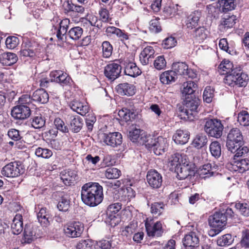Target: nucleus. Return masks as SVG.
<instances>
[{"instance_id":"obj_34","label":"nucleus","mask_w":249,"mask_h":249,"mask_svg":"<svg viewBox=\"0 0 249 249\" xmlns=\"http://www.w3.org/2000/svg\"><path fill=\"white\" fill-rule=\"evenodd\" d=\"M142 71L137 66L136 64L133 62H130L126 64L124 73L126 75L131 77H136L139 75Z\"/></svg>"},{"instance_id":"obj_27","label":"nucleus","mask_w":249,"mask_h":249,"mask_svg":"<svg viewBox=\"0 0 249 249\" xmlns=\"http://www.w3.org/2000/svg\"><path fill=\"white\" fill-rule=\"evenodd\" d=\"M83 125V120L79 116H70V127L72 132L75 133L79 132L81 129Z\"/></svg>"},{"instance_id":"obj_3","label":"nucleus","mask_w":249,"mask_h":249,"mask_svg":"<svg viewBox=\"0 0 249 249\" xmlns=\"http://www.w3.org/2000/svg\"><path fill=\"white\" fill-rule=\"evenodd\" d=\"M248 75L244 72L240 67H235L231 74L225 76L224 82L231 87L237 86L238 87H245L248 81Z\"/></svg>"},{"instance_id":"obj_21","label":"nucleus","mask_w":249,"mask_h":249,"mask_svg":"<svg viewBox=\"0 0 249 249\" xmlns=\"http://www.w3.org/2000/svg\"><path fill=\"white\" fill-rule=\"evenodd\" d=\"M49 95L43 89H38L35 91L32 94V100L33 102L45 104L49 101Z\"/></svg>"},{"instance_id":"obj_4","label":"nucleus","mask_w":249,"mask_h":249,"mask_svg":"<svg viewBox=\"0 0 249 249\" xmlns=\"http://www.w3.org/2000/svg\"><path fill=\"white\" fill-rule=\"evenodd\" d=\"M204 131L210 136L219 138L222 135L224 126L217 119L205 118Z\"/></svg>"},{"instance_id":"obj_28","label":"nucleus","mask_w":249,"mask_h":249,"mask_svg":"<svg viewBox=\"0 0 249 249\" xmlns=\"http://www.w3.org/2000/svg\"><path fill=\"white\" fill-rule=\"evenodd\" d=\"M216 168L215 166L212 167V164L207 163L199 168L198 173L201 178H206L213 176Z\"/></svg>"},{"instance_id":"obj_62","label":"nucleus","mask_w":249,"mask_h":249,"mask_svg":"<svg viewBox=\"0 0 249 249\" xmlns=\"http://www.w3.org/2000/svg\"><path fill=\"white\" fill-rule=\"evenodd\" d=\"M121 207L122 205L119 202L110 205L107 209V214L111 216L112 214L117 213L121 209Z\"/></svg>"},{"instance_id":"obj_59","label":"nucleus","mask_w":249,"mask_h":249,"mask_svg":"<svg viewBox=\"0 0 249 249\" xmlns=\"http://www.w3.org/2000/svg\"><path fill=\"white\" fill-rule=\"evenodd\" d=\"M19 40L18 38L15 36H9L5 40V45L7 48L13 49L16 47L18 45Z\"/></svg>"},{"instance_id":"obj_8","label":"nucleus","mask_w":249,"mask_h":249,"mask_svg":"<svg viewBox=\"0 0 249 249\" xmlns=\"http://www.w3.org/2000/svg\"><path fill=\"white\" fill-rule=\"evenodd\" d=\"M101 136L103 142L112 147H117L122 143V135L118 132L103 133Z\"/></svg>"},{"instance_id":"obj_44","label":"nucleus","mask_w":249,"mask_h":249,"mask_svg":"<svg viewBox=\"0 0 249 249\" xmlns=\"http://www.w3.org/2000/svg\"><path fill=\"white\" fill-rule=\"evenodd\" d=\"M165 204L162 202L153 203L151 206V212L156 215H160L164 210Z\"/></svg>"},{"instance_id":"obj_22","label":"nucleus","mask_w":249,"mask_h":249,"mask_svg":"<svg viewBox=\"0 0 249 249\" xmlns=\"http://www.w3.org/2000/svg\"><path fill=\"white\" fill-rule=\"evenodd\" d=\"M184 164H181L177 168H175V171L177 174L178 178L179 179H184L188 176L191 175L192 171L189 166V161L187 160Z\"/></svg>"},{"instance_id":"obj_38","label":"nucleus","mask_w":249,"mask_h":249,"mask_svg":"<svg viewBox=\"0 0 249 249\" xmlns=\"http://www.w3.org/2000/svg\"><path fill=\"white\" fill-rule=\"evenodd\" d=\"M188 66L184 62H176L172 65V69L175 72L176 76L177 74L185 75L188 70Z\"/></svg>"},{"instance_id":"obj_54","label":"nucleus","mask_w":249,"mask_h":249,"mask_svg":"<svg viewBox=\"0 0 249 249\" xmlns=\"http://www.w3.org/2000/svg\"><path fill=\"white\" fill-rule=\"evenodd\" d=\"M142 132V131H141L140 129L138 128L133 129L130 130L129 133V137L130 140L133 142H136L141 136H142L143 134H141ZM145 135H144L143 136H142L141 138L144 137ZM141 139L142 140V142H143V139L142 138H141ZM142 142L144 143L143 142Z\"/></svg>"},{"instance_id":"obj_52","label":"nucleus","mask_w":249,"mask_h":249,"mask_svg":"<svg viewBox=\"0 0 249 249\" xmlns=\"http://www.w3.org/2000/svg\"><path fill=\"white\" fill-rule=\"evenodd\" d=\"M35 154L38 157L49 159L53 155V152L49 149L38 147L35 151Z\"/></svg>"},{"instance_id":"obj_7","label":"nucleus","mask_w":249,"mask_h":249,"mask_svg":"<svg viewBox=\"0 0 249 249\" xmlns=\"http://www.w3.org/2000/svg\"><path fill=\"white\" fill-rule=\"evenodd\" d=\"M63 230L67 236L76 238L80 237L83 232L84 225L78 221L70 222L64 226Z\"/></svg>"},{"instance_id":"obj_6","label":"nucleus","mask_w":249,"mask_h":249,"mask_svg":"<svg viewBox=\"0 0 249 249\" xmlns=\"http://www.w3.org/2000/svg\"><path fill=\"white\" fill-rule=\"evenodd\" d=\"M23 166L20 161L11 162L2 169L1 174L8 178H15L23 173Z\"/></svg>"},{"instance_id":"obj_25","label":"nucleus","mask_w":249,"mask_h":249,"mask_svg":"<svg viewBox=\"0 0 249 249\" xmlns=\"http://www.w3.org/2000/svg\"><path fill=\"white\" fill-rule=\"evenodd\" d=\"M18 60V57L15 53H4L0 55V62L3 65L11 66Z\"/></svg>"},{"instance_id":"obj_14","label":"nucleus","mask_w":249,"mask_h":249,"mask_svg":"<svg viewBox=\"0 0 249 249\" xmlns=\"http://www.w3.org/2000/svg\"><path fill=\"white\" fill-rule=\"evenodd\" d=\"M201 16L200 11L196 10L191 13L187 17L185 21V26L188 30H192L198 25V21Z\"/></svg>"},{"instance_id":"obj_35","label":"nucleus","mask_w":249,"mask_h":249,"mask_svg":"<svg viewBox=\"0 0 249 249\" xmlns=\"http://www.w3.org/2000/svg\"><path fill=\"white\" fill-rule=\"evenodd\" d=\"M176 74L173 71H167L162 73L160 76V81L163 84H170L175 81Z\"/></svg>"},{"instance_id":"obj_61","label":"nucleus","mask_w":249,"mask_h":249,"mask_svg":"<svg viewBox=\"0 0 249 249\" xmlns=\"http://www.w3.org/2000/svg\"><path fill=\"white\" fill-rule=\"evenodd\" d=\"M213 97V90L210 87H207L203 95V100L206 103H209L212 101Z\"/></svg>"},{"instance_id":"obj_45","label":"nucleus","mask_w":249,"mask_h":249,"mask_svg":"<svg viewBox=\"0 0 249 249\" xmlns=\"http://www.w3.org/2000/svg\"><path fill=\"white\" fill-rule=\"evenodd\" d=\"M210 150L213 156L216 158H219L221 154L220 143L217 141L212 142L210 145Z\"/></svg>"},{"instance_id":"obj_33","label":"nucleus","mask_w":249,"mask_h":249,"mask_svg":"<svg viewBox=\"0 0 249 249\" xmlns=\"http://www.w3.org/2000/svg\"><path fill=\"white\" fill-rule=\"evenodd\" d=\"M197 85L194 81H188L182 85V93L184 96L193 94L197 89Z\"/></svg>"},{"instance_id":"obj_15","label":"nucleus","mask_w":249,"mask_h":249,"mask_svg":"<svg viewBox=\"0 0 249 249\" xmlns=\"http://www.w3.org/2000/svg\"><path fill=\"white\" fill-rule=\"evenodd\" d=\"M182 242L185 247L194 249L198 246L199 239L196 232L192 231L184 236Z\"/></svg>"},{"instance_id":"obj_12","label":"nucleus","mask_w":249,"mask_h":249,"mask_svg":"<svg viewBox=\"0 0 249 249\" xmlns=\"http://www.w3.org/2000/svg\"><path fill=\"white\" fill-rule=\"evenodd\" d=\"M146 179L149 186L153 188H159L161 186L162 176L155 170H151L148 172Z\"/></svg>"},{"instance_id":"obj_9","label":"nucleus","mask_w":249,"mask_h":249,"mask_svg":"<svg viewBox=\"0 0 249 249\" xmlns=\"http://www.w3.org/2000/svg\"><path fill=\"white\" fill-rule=\"evenodd\" d=\"M209 223L212 228L223 230L226 225V216L222 212H216L209 218Z\"/></svg>"},{"instance_id":"obj_10","label":"nucleus","mask_w":249,"mask_h":249,"mask_svg":"<svg viewBox=\"0 0 249 249\" xmlns=\"http://www.w3.org/2000/svg\"><path fill=\"white\" fill-rule=\"evenodd\" d=\"M145 226L149 236L159 237L163 232L162 224L160 221H157L154 223L151 219L149 220L147 219L145 223Z\"/></svg>"},{"instance_id":"obj_36","label":"nucleus","mask_w":249,"mask_h":249,"mask_svg":"<svg viewBox=\"0 0 249 249\" xmlns=\"http://www.w3.org/2000/svg\"><path fill=\"white\" fill-rule=\"evenodd\" d=\"M235 20L236 17L235 16H226L222 18L221 21V24L219 25L220 29L225 30L232 27L235 23Z\"/></svg>"},{"instance_id":"obj_51","label":"nucleus","mask_w":249,"mask_h":249,"mask_svg":"<svg viewBox=\"0 0 249 249\" xmlns=\"http://www.w3.org/2000/svg\"><path fill=\"white\" fill-rule=\"evenodd\" d=\"M70 200L67 196H62L57 204V208L59 211L62 212L67 211L70 207Z\"/></svg>"},{"instance_id":"obj_29","label":"nucleus","mask_w":249,"mask_h":249,"mask_svg":"<svg viewBox=\"0 0 249 249\" xmlns=\"http://www.w3.org/2000/svg\"><path fill=\"white\" fill-rule=\"evenodd\" d=\"M235 68L233 67L232 62L229 60H223L218 66V71L221 74L226 75L231 74V71L234 70Z\"/></svg>"},{"instance_id":"obj_41","label":"nucleus","mask_w":249,"mask_h":249,"mask_svg":"<svg viewBox=\"0 0 249 249\" xmlns=\"http://www.w3.org/2000/svg\"><path fill=\"white\" fill-rule=\"evenodd\" d=\"M121 175V171L115 167L107 168L105 172V176L107 179L118 178Z\"/></svg>"},{"instance_id":"obj_49","label":"nucleus","mask_w":249,"mask_h":249,"mask_svg":"<svg viewBox=\"0 0 249 249\" xmlns=\"http://www.w3.org/2000/svg\"><path fill=\"white\" fill-rule=\"evenodd\" d=\"M237 121L243 126L249 125V113L245 110L240 112L238 115Z\"/></svg>"},{"instance_id":"obj_32","label":"nucleus","mask_w":249,"mask_h":249,"mask_svg":"<svg viewBox=\"0 0 249 249\" xmlns=\"http://www.w3.org/2000/svg\"><path fill=\"white\" fill-rule=\"evenodd\" d=\"M69 22V19L65 18L61 20L59 23V28L57 31L56 36L59 40L62 41H64L65 37V36L67 32Z\"/></svg>"},{"instance_id":"obj_26","label":"nucleus","mask_w":249,"mask_h":249,"mask_svg":"<svg viewBox=\"0 0 249 249\" xmlns=\"http://www.w3.org/2000/svg\"><path fill=\"white\" fill-rule=\"evenodd\" d=\"M189 136L190 135L188 131L178 130L174 135L173 139L177 144H184L188 141Z\"/></svg>"},{"instance_id":"obj_1","label":"nucleus","mask_w":249,"mask_h":249,"mask_svg":"<svg viewBox=\"0 0 249 249\" xmlns=\"http://www.w3.org/2000/svg\"><path fill=\"white\" fill-rule=\"evenodd\" d=\"M81 197L86 205L90 207L96 206L103 200V187L98 183H86L82 187Z\"/></svg>"},{"instance_id":"obj_17","label":"nucleus","mask_w":249,"mask_h":249,"mask_svg":"<svg viewBox=\"0 0 249 249\" xmlns=\"http://www.w3.org/2000/svg\"><path fill=\"white\" fill-rule=\"evenodd\" d=\"M187 159L185 155L182 156L179 153H175L171 155L169 159L168 166L172 170H175L181 164H184L187 162Z\"/></svg>"},{"instance_id":"obj_57","label":"nucleus","mask_w":249,"mask_h":249,"mask_svg":"<svg viewBox=\"0 0 249 249\" xmlns=\"http://www.w3.org/2000/svg\"><path fill=\"white\" fill-rule=\"evenodd\" d=\"M235 207L242 215L245 216L249 215V207L247 203H237L235 205Z\"/></svg>"},{"instance_id":"obj_2","label":"nucleus","mask_w":249,"mask_h":249,"mask_svg":"<svg viewBox=\"0 0 249 249\" xmlns=\"http://www.w3.org/2000/svg\"><path fill=\"white\" fill-rule=\"evenodd\" d=\"M142 139H143L145 146L148 148H153L154 152L157 155H161L167 149L168 142L167 139L162 137L156 138L151 135H146Z\"/></svg>"},{"instance_id":"obj_55","label":"nucleus","mask_w":249,"mask_h":249,"mask_svg":"<svg viewBox=\"0 0 249 249\" xmlns=\"http://www.w3.org/2000/svg\"><path fill=\"white\" fill-rule=\"evenodd\" d=\"M149 29L152 33H159L161 30V28L159 19L155 18L151 20L149 22Z\"/></svg>"},{"instance_id":"obj_5","label":"nucleus","mask_w":249,"mask_h":249,"mask_svg":"<svg viewBox=\"0 0 249 249\" xmlns=\"http://www.w3.org/2000/svg\"><path fill=\"white\" fill-rule=\"evenodd\" d=\"M243 136L237 128L231 129L227 136L226 146L229 151H235L240 144H243Z\"/></svg>"},{"instance_id":"obj_39","label":"nucleus","mask_w":249,"mask_h":249,"mask_svg":"<svg viewBox=\"0 0 249 249\" xmlns=\"http://www.w3.org/2000/svg\"><path fill=\"white\" fill-rule=\"evenodd\" d=\"M83 34V29L79 26L72 27L70 29L68 33L69 36L73 40H78Z\"/></svg>"},{"instance_id":"obj_13","label":"nucleus","mask_w":249,"mask_h":249,"mask_svg":"<svg viewBox=\"0 0 249 249\" xmlns=\"http://www.w3.org/2000/svg\"><path fill=\"white\" fill-rule=\"evenodd\" d=\"M121 66L116 63H111L106 66L104 73L106 76L111 80L117 78L121 72Z\"/></svg>"},{"instance_id":"obj_56","label":"nucleus","mask_w":249,"mask_h":249,"mask_svg":"<svg viewBox=\"0 0 249 249\" xmlns=\"http://www.w3.org/2000/svg\"><path fill=\"white\" fill-rule=\"evenodd\" d=\"M178 4H171L164 8L163 12L167 17L175 16L178 11Z\"/></svg>"},{"instance_id":"obj_63","label":"nucleus","mask_w":249,"mask_h":249,"mask_svg":"<svg viewBox=\"0 0 249 249\" xmlns=\"http://www.w3.org/2000/svg\"><path fill=\"white\" fill-rule=\"evenodd\" d=\"M177 43L175 37L170 36L165 38L162 42V45L164 48L168 49L174 47Z\"/></svg>"},{"instance_id":"obj_18","label":"nucleus","mask_w":249,"mask_h":249,"mask_svg":"<svg viewBox=\"0 0 249 249\" xmlns=\"http://www.w3.org/2000/svg\"><path fill=\"white\" fill-rule=\"evenodd\" d=\"M117 92L121 95L132 96L136 92L135 87L128 83H124L118 85L116 87Z\"/></svg>"},{"instance_id":"obj_30","label":"nucleus","mask_w":249,"mask_h":249,"mask_svg":"<svg viewBox=\"0 0 249 249\" xmlns=\"http://www.w3.org/2000/svg\"><path fill=\"white\" fill-rule=\"evenodd\" d=\"M232 168L235 171L243 173L249 169V160L245 159L234 161L232 164Z\"/></svg>"},{"instance_id":"obj_42","label":"nucleus","mask_w":249,"mask_h":249,"mask_svg":"<svg viewBox=\"0 0 249 249\" xmlns=\"http://www.w3.org/2000/svg\"><path fill=\"white\" fill-rule=\"evenodd\" d=\"M207 142V136L205 135L199 134L197 135L194 139L193 144L195 147L200 148L204 146Z\"/></svg>"},{"instance_id":"obj_43","label":"nucleus","mask_w":249,"mask_h":249,"mask_svg":"<svg viewBox=\"0 0 249 249\" xmlns=\"http://www.w3.org/2000/svg\"><path fill=\"white\" fill-rule=\"evenodd\" d=\"M119 116L125 122L130 121L134 118V113L127 108H123L118 112Z\"/></svg>"},{"instance_id":"obj_46","label":"nucleus","mask_w":249,"mask_h":249,"mask_svg":"<svg viewBox=\"0 0 249 249\" xmlns=\"http://www.w3.org/2000/svg\"><path fill=\"white\" fill-rule=\"evenodd\" d=\"M114 193L115 194L112 195L114 200H119L123 202L128 201L124 188L115 190Z\"/></svg>"},{"instance_id":"obj_24","label":"nucleus","mask_w":249,"mask_h":249,"mask_svg":"<svg viewBox=\"0 0 249 249\" xmlns=\"http://www.w3.org/2000/svg\"><path fill=\"white\" fill-rule=\"evenodd\" d=\"M35 50V49L30 41L25 42L22 45L19 56L23 57H33L36 54Z\"/></svg>"},{"instance_id":"obj_47","label":"nucleus","mask_w":249,"mask_h":249,"mask_svg":"<svg viewBox=\"0 0 249 249\" xmlns=\"http://www.w3.org/2000/svg\"><path fill=\"white\" fill-rule=\"evenodd\" d=\"M102 48L103 57L109 58L112 53V46L108 41H105L102 43Z\"/></svg>"},{"instance_id":"obj_31","label":"nucleus","mask_w":249,"mask_h":249,"mask_svg":"<svg viewBox=\"0 0 249 249\" xmlns=\"http://www.w3.org/2000/svg\"><path fill=\"white\" fill-rule=\"evenodd\" d=\"M77 176L73 171H64L61 174V179L66 185H71L76 180Z\"/></svg>"},{"instance_id":"obj_16","label":"nucleus","mask_w":249,"mask_h":249,"mask_svg":"<svg viewBox=\"0 0 249 249\" xmlns=\"http://www.w3.org/2000/svg\"><path fill=\"white\" fill-rule=\"evenodd\" d=\"M155 51L152 47L147 46L143 49L140 55V61L143 65L151 63L154 57Z\"/></svg>"},{"instance_id":"obj_64","label":"nucleus","mask_w":249,"mask_h":249,"mask_svg":"<svg viewBox=\"0 0 249 249\" xmlns=\"http://www.w3.org/2000/svg\"><path fill=\"white\" fill-rule=\"evenodd\" d=\"M68 10L70 11L77 13L78 14H83L85 11V8L81 5H75L72 3H68Z\"/></svg>"},{"instance_id":"obj_58","label":"nucleus","mask_w":249,"mask_h":249,"mask_svg":"<svg viewBox=\"0 0 249 249\" xmlns=\"http://www.w3.org/2000/svg\"><path fill=\"white\" fill-rule=\"evenodd\" d=\"M154 65L158 70L164 69L166 66V61L163 55L158 56L154 61Z\"/></svg>"},{"instance_id":"obj_20","label":"nucleus","mask_w":249,"mask_h":249,"mask_svg":"<svg viewBox=\"0 0 249 249\" xmlns=\"http://www.w3.org/2000/svg\"><path fill=\"white\" fill-rule=\"evenodd\" d=\"M198 107V102L196 100H187L185 104V108L181 110L182 114L185 115L188 118H190L191 116L196 111Z\"/></svg>"},{"instance_id":"obj_60","label":"nucleus","mask_w":249,"mask_h":249,"mask_svg":"<svg viewBox=\"0 0 249 249\" xmlns=\"http://www.w3.org/2000/svg\"><path fill=\"white\" fill-rule=\"evenodd\" d=\"M208 31L204 27H199L195 30V36L199 40H203L207 37Z\"/></svg>"},{"instance_id":"obj_40","label":"nucleus","mask_w":249,"mask_h":249,"mask_svg":"<svg viewBox=\"0 0 249 249\" xmlns=\"http://www.w3.org/2000/svg\"><path fill=\"white\" fill-rule=\"evenodd\" d=\"M35 234L33 227L26 225L24 231L23 240L25 243H30L34 240Z\"/></svg>"},{"instance_id":"obj_19","label":"nucleus","mask_w":249,"mask_h":249,"mask_svg":"<svg viewBox=\"0 0 249 249\" xmlns=\"http://www.w3.org/2000/svg\"><path fill=\"white\" fill-rule=\"evenodd\" d=\"M70 107L73 111L82 116L85 115L89 110V107L86 103H82L76 100L71 101Z\"/></svg>"},{"instance_id":"obj_50","label":"nucleus","mask_w":249,"mask_h":249,"mask_svg":"<svg viewBox=\"0 0 249 249\" xmlns=\"http://www.w3.org/2000/svg\"><path fill=\"white\" fill-rule=\"evenodd\" d=\"M122 184L121 181L119 180L108 181L107 182V192L112 195L115 194V190H118V188Z\"/></svg>"},{"instance_id":"obj_11","label":"nucleus","mask_w":249,"mask_h":249,"mask_svg":"<svg viewBox=\"0 0 249 249\" xmlns=\"http://www.w3.org/2000/svg\"><path fill=\"white\" fill-rule=\"evenodd\" d=\"M11 115L16 119L24 120L31 115L30 107L27 105H18L14 107L11 111Z\"/></svg>"},{"instance_id":"obj_53","label":"nucleus","mask_w":249,"mask_h":249,"mask_svg":"<svg viewBox=\"0 0 249 249\" xmlns=\"http://www.w3.org/2000/svg\"><path fill=\"white\" fill-rule=\"evenodd\" d=\"M45 124V120L41 116L34 117L31 122L32 126L36 129L42 128Z\"/></svg>"},{"instance_id":"obj_23","label":"nucleus","mask_w":249,"mask_h":249,"mask_svg":"<svg viewBox=\"0 0 249 249\" xmlns=\"http://www.w3.org/2000/svg\"><path fill=\"white\" fill-rule=\"evenodd\" d=\"M11 230L13 234L18 235L23 230L22 216L20 214H17L11 224Z\"/></svg>"},{"instance_id":"obj_37","label":"nucleus","mask_w":249,"mask_h":249,"mask_svg":"<svg viewBox=\"0 0 249 249\" xmlns=\"http://www.w3.org/2000/svg\"><path fill=\"white\" fill-rule=\"evenodd\" d=\"M218 4L220 10L223 12L234 9L236 5L234 0H218Z\"/></svg>"},{"instance_id":"obj_48","label":"nucleus","mask_w":249,"mask_h":249,"mask_svg":"<svg viewBox=\"0 0 249 249\" xmlns=\"http://www.w3.org/2000/svg\"><path fill=\"white\" fill-rule=\"evenodd\" d=\"M233 241L232 236L230 234H226L219 237L217 240L218 245L225 246L231 245Z\"/></svg>"}]
</instances>
